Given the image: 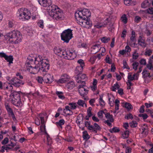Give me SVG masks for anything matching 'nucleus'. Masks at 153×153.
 <instances>
[{
  "label": "nucleus",
  "instance_id": "f257e3e1",
  "mask_svg": "<svg viewBox=\"0 0 153 153\" xmlns=\"http://www.w3.org/2000/svg\"><path fill=\"white\" fill-rule=\"evenodd\" d=\"M4 37L7 42L10 41L15 44L20 42L22 38V35L20 32L15 30L7 33L4 35Z\"/></svg>",
  "mask_w": 153,
  "mask_h": 153
},
{
  "label": "nucleus",
  "instance_id": "f03ea898",
  "mask_svg": "<svg viewBox=\"0 0 153 153\" xmlns=\"http://www.w3.org/2000/svg\"><path fill=\"white\" fill-rule=\"evenodd\" d=\"M39 4L44 7H47V10L49 15L50 16L54 12L57 11L59 8L56 5H51L52 2L51 0H38Z\"/></svg>",
  "mask_w": 153,
  "mask_h": 153
},
{
  "label": "nucleus",
  "instance_id": "7ed1b4c3",
  "mask_svg": "<svg viewBox=\"0 0 153 153\" xmlns=\"http://www.w3.org/2000/svg\"><path fill=\"white\" fill-rule=\"evenodd\" d=\"M41 56H38L35 58L34 64L36 66L33 67L31 65L29 66V68H27V70L31 74H35L38 72L40 70L39 61L40 60Z\"/></svg>",
  "mask_w": 153,
  "mask_h": 153
},
{
  "label": "nucleus",
  "instance_id": "20e7f679",
  "mask_svg": "<svg viewBox=\"0 0 153 153\" xmlns=\"http://www.w3.org/2000/svg\"><path fill=\"white\" fill-rule=\"evenodd\" d=\"M17 13L20 19L28 20L31 17L30 12L26 8H22L19 9Z\"/></svg>",
  "mask_w": 153,
  "mask_h": 153
},
{
  "label": "nucleus",
  "instance_id": "39448f33",
  "mask_svg": "<svg viewBox=\"0 0 153 153\" xmlns=\"http://www.w3.org/2000/svg\"><path fill=\"white\" fill-rule=\"evenodd\" d=\"M91 12L89 10L84 8L78 13L76 12L75 16L76 19L80 18L88 19V17L91 16Z\"/></svg>",
  "mask_w": 153,
  "mask_h": 153
},
{
  "label": "nucleus",
  "instance_id": "423d86ee",
  "mask_svg": "<svg viewBox=\"0 0 153 153\" xmlns=\"http://www.w3.org/2000/svg\"><path fill=\"white\" fill-rule=\"evenodd\" d=\"M72 30L70 29L65 30L61 34V39L64 42L68 43L72 37Z\"/></svg>",
  "mask_w": 153,
  "mask_h": 153
},
{
  "label": "nucleus",
  "instance_id": "0eeeda50",
  "mask_svg": "<svg viewBox=\"0 0 153 153\" xmlns=\"http://www.w3.org/2000/svg\"><path fill=\"white\" fill-rule=\"evenodd\" d=\"M76 19L78 23L83 27L89 28L92 25L91 22L87 18H80Z\"/></svg>",
  "mask_w": 153,
  "mask_h": 153
},
{
  "label": "nucleus",
  "instance_id": "6e6552de",
  "mask_svg": "<svg viewBox=\"0 0 153 153\" xmlns=\"http://www.w3.org/2000/svg\"><path fill=\"white\" fill-rule=\"evenodd\" d=\"M40 60L41 61H39L40 71L42 72H47L49 68V64L48 62L47 63L45 62V60H43L41 56Z\"/></svg>",
  "mask_w": 153,
  "mask_h": 153
},
{
  "label": "nucleus",
  "instance_id": "1a4fd4ad",
  "mask_svg": "<svg viewBox=\"0 0 153 153\" xmlns=\"http://www.w3.org/2000/svg\"><path fill=\"white\" fill-rule=\"evenodd\" d=\"M82 85H79L78 91L81 96H84L87 94L88 90L87 87L85 85V81H82Z\"/></svg>",
  "mask_w": 153,
  "mask_h": 153
},
{
  "label": "nucleus",
  "instance_id": "9d476101",
  "mask_svg": "<svg viewBox=\"0 0 153 153\" xmlns=\"http://www.w3.org/2000/svg\"><path fill=\"white\" fill-rule=\"evenodd\" d=\"M65 52L63 58L66 59L71 60L74 59L76 57V55L74 51H71L70 50H68L67 51H65Z\"/></svg>",
  "mask_w": 153,
  "mask_h": 153
},
{
  "label": "nucleus",
  "instance_id": "9b49d317",
  "mask_svg": "<svg viewBox=\"0 0 153 153\" xmlns=\"http://www.w3.org/2000/svg\"><path fill=\"white\" fill-rule=\"evenodd\" d=\"M77 73H76L77 74L76 77L75 78H76V82L78 83H82V81H83V80L86 79L87 77L86 75L85 74H81V72H79L77 71Z\"/></svg>",
  "mask_w": 153,
  "mask_h": 153
},
{
  "label": "nucleus",
  "instance_id": "f8f14e48",
  "mask_svg": "<svg viewBox=\"0 0 153 153\" xmlns=\"http://www.w3.org/2000/svg\"><path fill=\"white\" fill-rule=\"evenodd\" d=\"M50 16L53 17V19L58 20L62 18V13L60 11L59 9H57L56 11L54 12L53 14H51Z\"/></svg>",
  "mask_w": 153,
  "mask_h": 153
},
{
  "label": "nucleus",
  "instance_id": "ddd939ff",
  "mask_svg": "<svg viewBox=\"0 0 153 153\" xmlns=\"http://www.w3.org/2000/svg\"><path fill=\"white\" fill-rule=\"evenodd\" d=\"M11 83L14 86L16 87H19L24 83L22 82V80L19 79L16 77H15L11 79L10 80Z\"/></svg>",
  "mask_w": 153,
  "mask_h": 153
},
{
  "label": "nucleus",
  "instance_id": "4468645a",
  "mask_svg": "<svg viewBox=\"0 0 153 153\" xmlns=\"http://www.w3.org/2000/svg\"><path fill=\"white\" fill-rule=\"evenodd\" d=\"M53 51L55 54L62 57H63L64 54L65 53L64 50H62L58 47H55L54 48Z\"/></svg>",
  "mask_w": 153,
  "mask_h": 153
},
{
  "label": "nucleus",
  "instance_id": "2eb2a0df",
  "mask_svg": "<svg viewBox=\"0 0 153 153\" xmlns=\"http://www.w3.org/2000/svg\"><path fill=\"white\" fill-rule=\"evenodd\" d=\"M78 63L80 64V66H77L75 70V73H77L78 72H82L83 70V67L84 66V63L83 61L81 59L78 60L77 61Z\"/></svg>",
  "mask_w": 153,
  "mask_h": 153
},
{
  "label": "nucleus",
  "instance_id": "dca6fc26",
  "mask_svg": "<svg viewBox=\"0 0 153 153\" xmlns=\"http://www.w3.org/2000/svg\"><path fill=\"white\" fill-rule=\"evenodd\" d=\"M44 82L47 83H51L53 81V76L49 74L44 76Z\"/></svg>",
  "mask_w": 153,
  "mask_h": 153
},
{
  "label": "nucleus",
  "instance_id": "f3484780",
  "mask_svg": "<svg viewBox=\"0 0 153 153\" xmlns=\"http://www.w3.org/2000/svg\"><path fill=\"white\" fill-rule=\"evenodd\" d=\"M69 76L67 74H62L61 76L60 79L58 80L57 82L60 83H65L69 80Z\"/></svg>",
  "mask_w": 153,
  "mask_h": 153
},
{
  "label": "nucleus",
  "instance_id": "a211bd4d",
  "mask_svg": "<svg viewBox=\"0 0 153 153\" xmlns=\"http://www.w3.org/2000/svg\"><path fill=\"white\" fill-rule=\"evenodd\" d=\"M101 128L99 125L97 123H95L94 124V126L92 125L88 126V129L90 130H92L93 132L97 133V130H100Z\"/></svg>",
  "mask_w": 153,
  "mask_h": 153
},
{
  "label": "nucleus",
  "instance_id": "6ab92c4d",
  "mask_svg": "<svg viewBox=\"0 0 153 153\" xmlns=\"http://www.w3.org/2000/svg\"><path fill=\"white\" fill-rule=\"evenodd\" d=\"M108 18H107L105 20L103 23L101 22L97 23L96 24L94 25V27H96L97 28H100L105 27L108 24Z\"/></svg>",
  "mask_w": 153,
  "mask_h": 153
},
{
  "label": "nucleus",
  "instance_id": "aec40b11",
  "mask_svg": "<svg viewBox=\"0 0 153 153\" xmlns=\"http://www.w3.org/2000/svg\"><path fill=\"white\" fill-rule=\"evenodd\" d=\"M149 73L146 69H144L142 72L143 77L144 79L145 82L146 83H148L151 81V79L148 80V76Z\"/></svg>",
  "mask_w": 153,
  "mask_h": 153
},
{
  "label": "nucleus",
  "instance_id": "412c9836",
  "mask_svg": "<svg viewBox=\"0 0 153 153\" xmlns=\"http://www.w3.org/2000/svg\"><path fill=\"white\" fill-rule=\"evenodd\" d=\"M21 91L17 92L14 91H11V94L10 96L13 97V99H21L20 97V93H21Z\"/></svg>",
  "mask_w": 153,
  "mask_h": 153
},
{
  "label": "nucleus",
  "instance_id": "4be33fe9",
  "mask_svg": "<svg viewBox=\"0 0 153 153\" xmlns=\"http://www.w3.org/2000/svg\"><path fill=\"white\" fill-rule=\"evenodd\" d=\"M151 4V0H145L141 4L142 8H145L150 6Z\"/></svg>",
  "mask_w": 153,
  "mask_h": 153
},
{
  "label": "nucleus",
  "instance_id": "5701e85b",
  "mask_svg": "<svg viewBox=\"0 0 153 153\" xmlns=\"http://www.w3.org/2000/svg\"><path fill=\"white\" fill-rule=\"evenodd\" d=\"M12 103L13 105L16 106H20L22 105L21 99H13L12 100Z\"/></svg>",
  "mask_w": 153,
  "mask_h": 153
},
{
  "label": "nucleus",
  "instance_id": "b1692460",
  "mask_svg": "<svg viewBox=\"0 0 153 153\" xmlns=\"http://www.w3.org/2000/svg\"><path fill=\"white\" fill-rule=\"evenodd\" d=\"M138 44L142 47L145 48L146 46V44L145 43V40L143 39L141 36H140L138 38Z\"/></svg>",
  "mask_w": 153,
  "mask_h": 153
},
{
  "label": "nucleus",
  "instance_id": "393cba45",
  "mask_svg": "<svg viewBox=\"0 0 153 153\" xmlns=\"http://www.w3.org/2000/svg\"><path fill=\"white\" fill-rule=\"evenodd\" d=\"M100 45H95L92 47L91 51L94 53H96L98 52L100 50Z\"/></svg>",
  "mask_w": 153,
  "mask_h": 153
},
{
  "label": "nucleus",
  "instance_id": "a878e982",
  "mask_svg": "<svg viewBox=\"0 0 153 153\" xmlns=\"http://www.w3.org/2000/svg\"><path fill=\"white\" fill-rule=\"evenodd\" d=\"M7 111L9 116L11 117L12 118L13 120H16V118L12 109H8V110Z\"/></svg>",
  "mask_w": 153,
  "mask_h": 153
},
{
  "label": "nucleus",
  "instance_id": "bb28decb",
  "mask_svg": "<svg viewBox=\"0 0 153 153\" xmlns=\"http://www.w3.org/2000/svg\"><path fill=\"white\" fill-rule=\"evenodd\" d=\"M65 123V120L63 119H62L59 120L58 122L56 123V124L58 127L62 128V125Z\"/></svg>",
  "mask_w": 153,
  "mask_h": 153
},
{
  "label": "nucleus",
  "instance_id": "cd10ccee",
  "mask_svg": "<svg viewBox=\"0 0 153 153\" xmlns=\"http://www.w3.org/2000/svg\"><path fill=\"white\" fill-rule=\"evenodd\" d=\"M131 35V36L130 37V39L132 42H134V44H135L136 41L135 33L134 31L133 30L132 31Z\"/></svg>",
  "mask_w": 153,
  "mask_h": 153
},
{
  "label": "nucleus",
  "instance_id": "c85d7f7f",
  "mask_svg": "<svg viewBox=\"0 0 153 153\" xmlns=\"http://www.w3.org/2000/svg\"><path fill=\"white\" fill-rule=\"evenodd\" d=\"M105 117L108 120H109L110 121L112 122L114 121V119L113 118V116L112 115L110 114L109 113L105 114Z\"/></svg>",
  "mask_w": 153,
  "mask_h": 153
},
{
  "label": "nucleus",
  "instance_id": "c756f323",
  "mask_svg": "<svg viewBox=\"0 0 153 153\" xmlns=\"http://www.w3.org/2000/svg\"><path fill=\"white\" fill-rule=\"evenodd\" d=\"M5 59L7 62H9L10 64L13 63V58L12 56H7Z\"/></svg>",
  "mask_w": 153,
  "mask_h": 153
},
{
  "label": "nucleus",
  "instance_id": "7c9ffc66",
  "mask_svg": "<svg viewBox=\"0 0 153 153\" xmlns=\"http://www.w3.org/2000/svg\"><path fill=\"white\" fill-rule=\"evenodd\" d=\"M120 87V86L118 84V83L117 82L111 87V89L112 91H116V90L118 89Z\"/></svg>",
  "mask_w": 153,
  "mask_h": 153
},
{
  "label": "nucleus",
  "instance_id": "2f4dec72",
  "mask_svg": "<svg viewBox=\"0 0 153 153\" xmlns=\"http://www.w3.org/2000/svg\"><path fill=\"white\" fill-rule=\"evenodd\" d=\"M67 86L68 89H71L75 87V85L74 82L71 81L68 83Z\"/></svg>",
  "mask_w": 153,
  "mask_h": 153
},
{
  "label": "nucleus",
  "instance_id": "473e14b6",
  "mask_svg": "<svg viewBox=\"0 0 153 153\" xmlns=\"http://www.w3.org/2000/svg\"><path fill=\"white\" fill-rule=\"evenodd\" d=\"M82 137L84 139L88 140L90 138V136L88 134L87 132L85 131L83 132Z\"/></svg>",
  "mask_w": 153,
  "mask_h": 153
},
{
  "label": "nucleus",
  "instance_id": "72a5a7b5",
  "mask_svg": "<svg viewBox=\"0 0 153 153\" xmlns=\"http://www.w3.org/2000/svg\"><path fill=\"white\" fill-rule=\"evenodd\" d=\"M28 60H30L28 62H27V68H29V66H30L31 64L32 65L34 63L35 60H33V59H32L31 57H30V58L28 59Z\"/></svg>",
  "mask_w": 153,
  "mask_h": 153
},
{
  "label": "nucleus",
  "instance_id": "f704fd0d",
  "mask_svg": "<svg viewBox=\"0 0 153 153\" xmlns=\"http://www.w3.org/2000/svg\"><path fill=\"white\" fill-rule=\"evenodd\" d=\"M56 94L58 96L59 98L64 99L65 97L63 95V93L62 92L56 91Z\"/></svg>",
  "mask_w": 153,
  "mask_h": 153
},
{
  "label": "nucleus",
  "instance_id": "c9c22d12",
  "mask_svg": "<svg viewBox=\"0 0 153 153\" xmlns=\"http://www.w3.org/2000/svg\"><path fill=\"white\" fill-rule=\"evenodd\" d=\"M102 96H100L99 102L100 105L101 106H104L105 105V102L102 99Z\"/></svg>",
  "mask_w": 153,
  "mask_h": 153
},
{
  "label": "nucleus",
  "instance_id": "e433bc0d",
  "mask_svg": "<svg viewBox=\"0 0 153 153\" xmlns=\"http://www.w3.org/2000/svg\"><path fill=\"white\" fill-rule=\"evenodd\" d=\"M41 120L42 125L40 126V129L42 130V129H45V126L44 124L45 122L44 118V117H40Z\"/></svg>",
  "mask_w": 153,
  "mask_h": 153
},
{
  "label": "nucleus",
  "instance_id": "4c0bfd02",
  "mask_svg": "<svg viewBox=\"0 0 153 153\" xmlns=\"http://www.w3.org/2000/svg\"><path fill=\"white\" fill-rule=\"evenodd\" d=\"M120 130L119 128L116 127H114L112 129H110L109 131L111 133L113 132H118L120 131Z\"/></svg>",
  "mask_w": 153,
  "mask_h": 153
},
{
  "label": "nucleus",
  "instance_id": "58836bf2",
  "mask_svg": "<svg viewBox=\"0 0 153 153\" xmlns=\"http://www.w3.org/2000/svg\"><path fill=\"white\" fill-rule=\"evenodd\" d=\"M121 20L124 24H126L127 22V18L126 15H123L121 17Z\"/></svg>",
  "mask_w": 153,
  "mask_h": 153
},
{
  "label": "nucleus",
  "instance_id": "ea45409f",
  "mask_svg": "<svg viewBox=\"0 0 153 153\" xmlns=\"http://www.w3.org/2000/svg\"><path fill=\"white\" fill-rule=\"evenodd\" d=\"M152 53V51L150 49H146V51L145 52L144 55L146 56H150L151 55Z\"/></svg>",
  "mask_w": 153,
  "mask_h": 153
},
{
  "label": "nucleus",
  "instance_id": "a19ab883",
  "mask_svg": "<svg viewBox=\"0 0 153 153\" xmlns=\"http://www.w3.org/2000/svg\"><path fill=\"white\" fill-rule=\"evenodd\" d=\"M120 101L118 99H116L115 100V109L116 111L118 110L119 107V106ZM116 111H115L116 112Z\"/></svg>",
  "mask_w": 153,
  "mask_h": 153
},
{
  "label": "nucleus",
  "instance_id": "79ce46f5",
  "mask_svg": "<svg viewBox=\"0 0 153 153\" xmlns=\"http://www.w3.org/2000/svg\"><path fill=\"white\" fill-rule=\"evenodd\" d=\"M68 105L70 106V108L71 109H75L77 106L76 104L74 102L70 103H69Z\"/></svg>",
  "mask_w": 153,
  "mask_h": 153
},
{
  "label": "nucleus",
  "instance_id": "37998d69",
  "mask_svg": "<svg viewBox=\"0 0 153 153\" xmlns=\"http://www.w3.org/2000/svg\"><path fill=\"white\" fill-rule=\"evenodd\" d=\"M129 131H126L122 135L124 139H126L128 138L129 136Z\"/></svg>",
  "mask_w": 153,
  "mask_h": 153
},
{
  "label": "nucleus",
  "instance_id": "c03bdc74",
  "mask_svg": "<svg viewBox=\"0 0 153 153\" xmlns=\"http://www.w3.org/2000/svg\"><path fill=\"white\" fill-rule=\"evenodd\" d=\"M132 57L133 59H136L138 57V53H137L136 50H135L134 52L132 54Z\"/></svg>",
  "mask_w": 153,
  "mask_h": 153
},
{
  "label": "nucleus",
  "instance_id": "a18cd8bd",
  "mask_svg": "<svg viewBox=\"0 0 153 153\" xmlns=\"http://www.w3.org/2000/svg\"><path fill=\"white\" fill-rule=\"evenodd\" d=\"M110 39L111 38L109 37H103L101 39V40L102 42L106 43H107L108 41L110 40Z\"/></svg>",
  "mask_w": 153,
  "mask_h": 153
},
{
  "label": "nucleus",
  "instance_id": "49530a36",
  "mask_svg": "<svg viewBox=\"0 0 153 153\" xmlns=\"http://www.w3.org/2000/svg\"><path fill=\"white\" fill-rule=\"evenodd\" d=\"M36 79L39 83L42 84L44 81V76L42 77V76H38L36 78Z\"/></svg>",
  "mask_w": 153,
  "mask_h": 153
},
{
  "label": "nucleus",
  "instance_id": "de8ad7c7",
  "mask_svg": "<svg viewBox=\"0 0 153 153\" xmlns=\"http://www.w3.org/2000/svg\"><path fill=\"white\" fill-rule=\"evenodd\" d=\"M125 107L128 110H130L133 108L132 105L129 103L126 102L125 104Z\"/></svg>",
  "mask_w": 153,
  "mask_h": 153
},
{
  "label": "nucleus",
  "instance_id": "09e8293b",
  "mask_svg": "<svg viewBox=\"0 0 153 153\" xmlns=\"http://www.w3.org/2000/svg\"><path fill=\"white\" fill-rule=\"evenodd\" d=\"M105 60L107 63L110 64H111L112 60L110 59L108 55L106 56Z\"/></svg>",
  "mask_w": 153,
  "mask_h": 153
},
{
  "label": "nucleus",
  "instance_id": "8fccbe9b",
  "mask_svg": "<svg viewBox=\"0 0 153 153\" xmlns=\"http://www.w3.org/2000/svg\"><path fill=\"white\" fill-rule=\"evenodd\" d=\"M12 144L11 146H10V145H9L8 146H5V150L6 151H7L9 149H11L13 148V147L14 146V145L13 144V143H11Z\"/></svg>",
  "mask_w": 153,
  "mask_h": 153
},
{
  "label": "nucleus",
  "instance_id": "3c124183",
  "mask_svg": "<svg viewBox=\"0 0 153 153\" xmlns=\"http://www.w3.org/2000/svg\"><path fill=\"white\" fill-rule=\"evenodd\" d=\"M123 67L124 68H126L128 69H130L129 67L128 66V64L126 62V61L125 60H124L123 61Z\"/></svg>",
  "mask_w": 153,
  "mask_h": 153
},
{
  "label": "nucleus",
  "instance_id": "603ef678",
  "mask_svg": "<svg viewBox=\"0 0 153 153\" xmlns=\"http://www.w3.org/2000/svg\"><path fill=\"white\" fill-rule=\"evenodd\" d=\"M130 124L132 128L136 127L137 125V123L135 121H133L131 122Z\"/></svg>",
  "mask_w": 153,
  "mask_h": 153
},
{
  "label": "nucleus",
  "instance_id": "864d4df0",
  "mask_svg": "<svg viewBox=\"0 0 153 153\" xmlns=\"http://www.w3.org/2000/svg\"><path fill=\"white\" fill-rule=\"evenodd\" d=\"M78 105L83 107L84 105L85 104V102L84 101L81 100H79L77 102Z\"/></svg>",
  "mask_w": 153,
  "mask_h": 153
},
{
  "label": "nucleus",
  "instance_id": "5fc2aeb1",
  "mask_svg": "<svg viewBox=\"0 0 153 153\" xmlns=\"http://www.w3.org/2000/svg\"><path fill=\"white\" fill-rule=\"evenodd\" d=\"M38 25L40 27L43 28L44 26L43 21L42 20H40L38 22Z\"/></svg>",
  "mask_w": 153,
  "mask_h": 153
},
{
  "label": "nucleus",
  "instance_id": "6e6d98bb",
  "mask_svg": "<svg viewBox=\"0 0 153 153\" xmlns=\"http://www.w3.org/2000/svg\"><path fill=\"white\" fill-rule=\"evenodd\" d=\"M103 114H105L103 111L102 110L99 111L97 114L98 117L100 118H102L103 117Z\"/></svg>",
  "mask_w": 153,
  "mask_h": 153
},
{
  "label": "nucleus",
  "instance_id": "4d7b16f0",
  "mask_svg": "<svg viewBox=\"0 0 153 153\" xmlns=\"http://www.w3.org/2000/svg\"><path fill=\"white\" fill-rule=\"evenodd\" d=\"M139 116L142 117L144 120L146 119L148 117V116L146 114H140L139 115Z\"/></svg>",
  "mask_w": 153,
  "mask_h": 153
},
{
  "label": "nucleus",
  "instance_id": "13d9d810",
  "mask_svg": "<svg viewBox=\"0 0 153 153\" xmlns=\"http://www.w3.org/2000/svg\"><path fill=\"white\" fill-rule=\"evenodd\" d=\"M81 121H79V118L80 117L79 116H78L77 118V120L76 121V122L78 123L79 125L80 124V123L82 124L83 123V116L82 115H81Z\"/></svg>",
  "mask_w": 153,
  "mask_h": 153
},
{
  "label": "nucleus",
  "instance_id": "bf43d9fd",
  "mask_svg": "<svg viewBox=\"0 0 153 153\" xmlns=\"http://www.w3.org/2000/svg\"><path fill=\"white\" fill-rule=\"evenodd\" d=\"M139 63L138 62H135L132 64L133 68L135 70H136L137 68V67Z\"/></svg>",
  "mask_w": 153,
  "mask_h": 153
},
{
  "label": "nucleus",
  "instance_id": "052dcab7",
  "mask_svg": "<svg viewBox=\"0 0 153 153\" xmlns=\"http://www.w3.org/2000/svg\"><path fill=\"white\" fill-rule=\"evenodd\" d=\"M133 118V117L132 114L129 113L128 114H127L125 117V118L127 119H132Z\"/></svg>",
  "mask_w": 153,
  "mask_h": 153
},
{
  "label": "nucleus",
  "instance_id": "680f3d73",
  "mask_svg": "<svg viewBox=\"0 0 153 153\" xmlns=\"http://www.w3.org/2000/svg\"><path fill=\"white\" fill-rule=\"evenodd\" d=\"M147 11L149 13L152 14L153 15L152 18H153V7L149 8L147 10Z\"/></svg>",
  "mask_w": 153,
  "mask_h": 153
},
{
  "label": "nucleus",
  "instance_id": "e2e57ef3",
  "mask_svg": "<svg viewBox=\"0 0 153 153\" xmlns=\"http://www.w3.org/2000/svg\"><path fill=\"white\" fill-rule=\"evenodd\" d=\"M95 102V99L94 98L91 99L89 101V103L92 106H94V103Z\"/></svg>",
  "mask_w": 153,
  "mask_h": 153
},
{
  "label": "nucleus",
  "instance_id": "0e129e2a",
  "mask_svg": "<svg viewBox=\"0 0 153 153\" xmlns=\"http://www.w3.org/2000/svg\"><path fill=\"white\" fill-rule=\"evenodd\" d=\"M140 63L141 65H145L146 64V61L145 59H141L140 61Z\"/></svg>",
  "mask_w": 153,
  "mask_h": 153
},
{
  "label": "nucleus",
  "instance_id": "69168bd1",
  "mask_svg": "<svg viewBox=\"0 0 153 153\" xmlns=\"http://www.w3.org/2000/svg\"><path fill=\"white\" fill-rule=\"evenodd\" d=\"M141 18L138 16H136L134 18L135 21L137 23H138L141 20Z\"/></svg>",
  "mask_w": 153,
  "mask_h": 153
},
{
  "label": "nucleus",
  "instance_id": "338daca9",
  "mask_svg": "<svg viewBox=\"0 0 153 153\" xmlns=\"http://www.w3.org/2000/svg\"><path fill=\"white\" fill-rule=\"evenodd\" d=\"M8 141V139L7 137L5 138L1 142L2 144H5L7 143Z\"/></svg>",
  "mask_w": 153,
  "mask_h": 153
},
{
  "label": "nucleus",
  "instance_id": "774afa93",
  "mask_svg": "<svg viewBox=\"0 0 153 153\" xmlns=\"http://www.w3.org/2000/svg\"><path fill=\"white\" fill-rule=\"evenodd\" d=\"M118 93L120 95H123L124 93L123 92V89L121 88H119L118 90Z\"/></svg>",
  "mask_w": 153,
  "mask_h": 153
}]
</instances>
